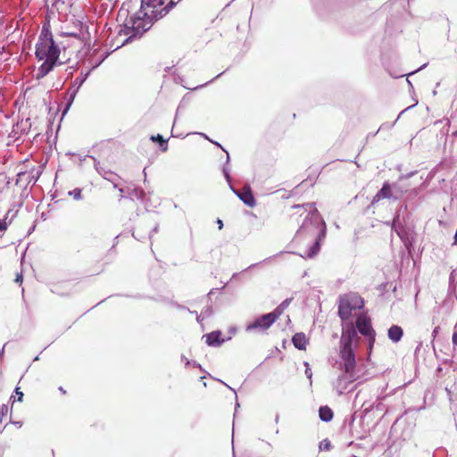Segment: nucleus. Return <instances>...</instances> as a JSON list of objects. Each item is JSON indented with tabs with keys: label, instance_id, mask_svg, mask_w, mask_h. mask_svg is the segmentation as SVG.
Instances as JSON below:
<instances>
[{
	"label": "nucleus",
	"instance_id": "f257e3e1",
	"mask_svg": "<svg viewBox=\"0 0 457 457\" xmlns=\"http://www.w3.org/2000/svg\"><path fill=\"white\" fill-rule=\"evenodd\" d=\"M300 215L305 214L304 220L298 229L292 243L299 245V255L303 258H312L320 251V243L326 234L325 222L319 215L316 208L307 204L302 207L295 206Z\"/></svg>",
	"mask_w": 457,
	"mask_h": 457
},
{
	"label": "nucleus",
	"instance_id": "f03ea898",
	"mask_svg": "<svg viewBox=\"0 0 457 457\" xmlns=\"http://www.w3.org/2000/svg\"><path fill=\"white\" fill-rule=\"evenodd\" d=\"M358 335L353 328L348 332H344L341 337L340 356L338 368L341 373L334 381V388L338 395H342L351 384L361 378V375L356 368L355 356L353 345H357Z\"/></svg>",
	"mask_w": 457,
	"mask_h": 457
},
{
	"label": "nucleus",
	"instance_id": "7ed1b4c3",
	"mask_svg": "<svg viewBox=\"0 0 457 457\" xmlns=\"http://www.w3.org/2000/svg\"><path fill=\"white\" fill-rule=\"evenodd\" d=\"M60 53V47L54 40L49 24L45 23L36 44V58L38 61H44L37 69L36 74L37 79H43L52 71L56 65L62 64V62H59Z\"/></svg>",
	"mask_w": 457,
	"mask_h": 457
},
{
	"label": "nucleus",
	"instance_id": "20e7f679",
	"mask_svg": "<svg viewBox=\"0 0 457 457\" xmlns=\"http://www.w3.org/2000/svg\"><path fill=\"white\" fill-rule=\"evenodd\" d=\"M145 11H142L140 8L137 13L130 16L129 19H126L123 24V28L120 31V34L123 33L128 37L123 41L121 46L131 43L137 38H140L147 30L151 29L154 23L157 21V20L152 19V17L149 15L145 16Z\"/></svg>",
	"mask_w": 457,
	"mask_h": 457
},
{
	"label": "nucleus",
	"instance_id": "39448f33",
	"mask_svg": "<svg viewBox=\"0 0 457 457\" xmlns=\"http://www.w3.org/2000/svg\"><path fill=\"white\" fill-rule=\"evenodd\" d=\"M363 307L362 299L357 295H349L341 298L339 304V315L344 322L343 332H348L351 328H353L352 318H356L361 313Z\"/></svg>",
	"mask_w": 457,
	"mask_h": 457
},
{
	"label": "nucleus",
	"instance_id": "423d86ee",
	"mask_svg": "<svg viewBox=\"0 0 457 457\" xmlns=\"http://www.w3.org/2000/svg\"><path fill=\"white\" fill-rule=\"evenodd\" d=\"M181 0H141V9L145 16L159 21L165 17Z\"/></svg>",
	"mask_w": 457,
	"mask_h": 457
},
{
	"label": "nucleus",
	"instance_id": "0eeeda50",
	"mask_svg": "<svg viewBox=\"0 0 457 457\" xmlns=\"http://www.w3.org/2000/svg\"><path fill=\"white\" fill-rule=\"evenodd\" d=\"M286 309V300L283 301L274 311L269 313L255 317L251 322L247 323L245 330L247 332L262 333L266 331L283 313Z\"/></svg>",
	"mask_w": 457,
	"mask_h": 457
},
{
	"label": "nucleus",
	"instance_id": "6e6552de",
	"mask_svg": "<svg viewBox=\"0 0 457 457\" xmlns=\"http://www.w3.org/2000/svg\"><path fill=\"white\" fill-rule=\"evenodd\" d=\"M225 152L227 153V159L222 168V173L229 186V188L245 205H247L248 207H254L256 205V200L252 192L251 187L248 184H246L243 187L241 190H238L235 188L234 186L232 185L230 169L228 167L230 157L227 151Z\"/></svg>",
	"mask_w": 457,
	"mask_h": 457
},
{
	"label": "nucleus",
	"instance_id": "1a4fd4ad",
	"mask_svg": "<svg viewBox=\"0 0 457 457\" xmlns=\"http://www.w3.org/2000/svg\"><path fill=\"white\" fill-rule=\"evenodd\" d=\"M90 74V71H87L86 72H81L80 75L75 79V80L72 82L71 86L67 90L64 100H65V105L62 110V117L69 112L71 106L72 105L74 99L77 96V93L79 92L81 86L84 84V82L87 80V77Z\"/></svg>",
	"mask_w": 457,
	"mask_h": 457
},
{
	"label": "nucleus",
	"instance_id": "9d476101",
	"mask_svg": "<svg viewBox=\"0 0 457 457\" xmlns=\"http://www.w3.org/2000/svg\"><path fill=\"white\" fill-rule=\"evenodd\" d=\"M356 327L361 334L369 338L370 347H371L375 340V333L371 328L370 319L360 313L356 317Z\"/></svg>",
	"mask_w": 457,
	"mask_h": 457
},
{
	"label": "nucleus",
	"instance_id": "9b49d317",
	"mask_svg": "<svg viewBox=\"0 0 457 457\" xmlns=\"http://www.w3.org/2000/svg\"><path fill=\"white\" fill-rule=\"evenodd\" d=\"M93 159L95 162V168H96V171L98 172V174L101 175L104 179L112 182L113 185V187L117 188L118 184L116 181L118 179H120V177L113 171H112L110 170H106L104 167L101 166L100 162L96 161L95 158H93Z\"/></svg>",
	"mask_w": 457,
	"mask_h": 457
},
{
	"label": "nucleus",
	"instance_id": "f8f14e48",
	"mask_svg": "<svg viewBox=\"0 0 457 457\" xmlns=\"http://www.w3.org/2000/svg\"><path fill=\"white\" fill-rule=\"evenodd\" d=\"M41 174H42V171L40 170H38L36 172V174H34L33 171H31L29 173H27L26 171H20L17 174V179H16L15 184L21 185V182L24 180L25 181L24 187H27L28 185H29L31 183L33 185H35L37 183V181L38 180L39 177L41 176Z\"/></svg>",
	"mask_w": 457,
	"mask_h": 457
},
{
	"label": "nucleus",
	"instance_id": "ddd939ff",
	"mask_svg": "<svg viewBox=\"0 0 457 457\" xmlns=\"http://www.w3.org/2000/svg\"><path fill=\"white\" fill-rule=\"evenodd\" d=\"M221 336H222V334H221V331H220V330H215L209 334H206L205 335L206 344L209 346H214V347L220 346L224 342V339L221 337Z\"/></svg>",
	"mask_w": 457,
	"mask_h": 457
},
{
	"label": "nucleus",
	"instance_id": "4468645a",
	"mask_svg": "<svg viewBox=\"0 0 457 457\" xmlns=\"http://www.w3.org/2000/svg\"><path fill=\"white\" fill-rule=\"evenodd\" d=\"M308 343L309 339L304 333H296L292 337V344L298 350H305Z\"/></svg>",
	"mask_w": 457,
	"mask_h": 457
},
{
	"label": "nucleus",
	"instance_id": "2eb2a0df",
	"mask_svg": "<svg viewBox=\"0 0 457 457\" xmlns=\"http://www.w3.org/2000/svg\"><path fill=\"white\" fill-rule=\"evenodd\" d=\"M403 337V329L398 326H392L388 329V337L393 342H398Z\"/></svg>",
	"mask_w": 457,
	"mask_h": 457
},
{
	"label": "nucleus",
	"instance_id": "dca6fc26",
	"mask_svg": "<svg viewBox=\"0 0 457 457\" xmlns=\"http://www.w3.org/2000/svg\"><path fill=\"white\" fill-rule=\"evenodd\" d=\"M392 195L391 188L387 184H385L383 187L378 192V194L374 196L373 202H378L382 198H387Z\"/></svg>",
	"mask_w": 457,
	"mask_h": 457
},
{
	"label": "nucleus",
	"instance_id": "f3484780",
	"mask_svg": "<svg viewBox=\"0 0 457 457\" xmlns=\"http://www.w3.org/2000/svg\"><path fill=\"white\" fill-rule=\"evenodd\" d=\"M150 140L158 143L162 152H166L168 150V140L164 139L161 134L151 136Z\"/></svg>",
	"mask_w": 457,
	"mask_h": 457
},
{
	"label": "nucleus",
	"instance_id": "a211bd4d",
	"mask_svg": "<svg viewBox=\"0 0 457 457\" xmlns=\"http://www.w3.org/2000/svg\"><path fill=\"white\" fill-rule=\"evenodd\" d=\"M320 418L323 420V421H329L332 420L333 418V412L332 411L327 407V406H324V407H320Z\"/></svg>",
	"mask_w": 457,
	"mask_h": 457
},
{
	"label": "nucleus",
	"instance_id": "6ab92c4d",
	"mask_svg": "<svg viewBox=\"0 0 457 457\" xmlns=\"http://www.w3.org/2000/svg\"><path fill=\"white\" fill-rule=\"evenodd\" d=\"M129 195L130 198H136L137 200L144 201L145 193V191L140 187H135L130 192H129Z\"/></svg>",
	"mask_w": 457,
	"mask_h": 457
},
{
	"label": "nucleus",
	"instance_id": "aec40b11",
	"mask_svg": "<svg viewBox=\"0 0 457 457\" xmlns=\"http://www.w3.org/2000/svg\"><path fill=\"white\" fill-rule=\"evenodd\" d=\"M13 393L15 394V395H12L10 399L12 400V402L21 403L23 401L24 395L21 391V388L19 386H16Z\"/></svg>",
	"mask_w": 457,
	"mask_h": 457
},
{
	"label": "nucleus",
	"instance_id": "412c9836",
	"mask_svg": "<svg viewBox=\"0 0 457 457\" xmlns=\"http://www.w3.org/2000/svg\"><path fill=\"white\" fill-rule=\"evenodd\" d=\"M82 190L79 187H76L73 190L68 192V195L72 196L74 200H81L82 199Z\"/></svg>",
	"mask_w": 457,
	"mask_h": 457
},
{
	"label": "nucleus",
	"instance_id": "4be33fe9",
	"mask_svg": "<svg viewBox=\"0 0 457 457\" xmlns=\"http://www.w3.org/2000/svg\"><path fill=\"white\" fill-rule=\"evenodd\" d=\"M8 411H9V407L7 404H3L0 407V424L2 423L4 417L8 414Z\"/></svg>",
	"mask_w": 457,
	"mask_h": 457
},
{
	"label": "nucleus",
	"instance_id": "5701e85b",
	"mask_svg": "<svg viewBox=\"0 0 457 457\" xmlns=\"http://www.w3.org/2000/svg\"><path fill=\"white\" fill-rule=\"evenodd\" d=\"M202 315L205 318H208L212 315V306H207L205 307L203 311H202Z\"/></svg>",
	"mask_w": 457,
	"mask_h": 457
},
{
	"label": "nucleus",
	"instance_id": "b1692460",
	"mask_svg": "<svg viewBox=\"0 0 457 457\" xmlns=\"http://www.w3.org/2000/svg\"><path fill=\"white\" fill-rule=\"evenodd\" d=\"M223 73H224V72H220V74H218L215 78H213V79H211L210 81H208V82H206V83H204V84H203V85H199V86H197V87H194L193 89L196 90V89H198V88H202V87H204L207 86L208 84H210V83H212V81H214L216 79L220 78Z\"/></svg>",
	"mask_w": 457,
	"mask_h": 457
},
{
	"label": "nucleus",
	"instance_id": "393cba45",
	"mask_svg": "<svg viewBox=\"0 0 457 457\" xmlns=\"http://www.w3.org/2000/svg\"><path fill=\"white\" fill-rule=\"evenodd\" d=\"M320 447L321 449L329 450L330 449V443L327 440H324L320 443Z\"/></svg>",
	"mask_w": 457,
	"mask_h": 457
},
{
	"label": "nucleus",
	"instance_id": "a878e982",
	"mask_svg": "<svg viewBox=\"0 0 457 457\" xmlns=\"http://www.w3.org/2000/svg\"><path fill=\"white\" fill-rule=\"evenodd\" d=\"M174 307L179 309V310H187L190 313H193L192 311H190L188 308H187L186 306L182 305V304H179L178 303H171Z\"/></svg>",
	"mask_w": 457,
	"mask_h": 457
},
{
	"label": "nucleus",
	"instance_id": "bb28decb",
	"mask_svg": "<svg viewBox=\"0 0 457 457\" xmlns=\"http://www.w3.org/2000/svg\"><path fill=\"white\" fill-rule=\"evenodd\" d=\"M304 365H305V367H306V369H305V374H306V376L308 377V378H310V379H311V378H312V370H311V369H310V367H309L308 362H304Z\"/></svg>",
	"mask_w": 457,
	"mask_h": 457
},
{
	"label": "nucleus",
	"instance_id": "cd10ccee",
	"mask_svg": "<svg viewBox=\"0 0 457 457\" xmlns=\"http://www.w3.org/2000/svg\"><path fill=\"white\" fill-rule=\"evenodd\" d=\"M108 55H109V54L105 53L103 55L102 59L98 62H96L95 65H93L92 69H96V67H98L107 58Z\"/></svg>",
	"mask_w": 457,
	"mask_h": 457
},
{
	"label": "nucleus",
	"instance_id": "c85d7f7f",
	"mask_svg": "<svg viewBox=\"0 0 457 457\" xmlns=\"http://www.w3.org/2000/svg\"><path fill=\"white\" fill-rule=\"evenodd\" d=\"M158 230H159V225H158V224H156V225L152 228V230L149 232V236H148L149 239H151V238H152V237H153V234L157 233V232H158Z\"/></svg>",
	"mask_w": 457,
	"mask_h": 457
},
{
	"label": "nucleus",
	"instance_id": "c756f323",
	"mask_svg": "<svg viewBox=\"0 0 457 457\" xmlns=\"http://www.w3.org/2000/svg\"><path fill=\"white\" fill-rule=\"evenodd\" d=\"M65 36L67 37H75V38H79V34L77 33V32H65L64 33Z\"/></svg>",
	"mask_w": 457,
	"mask_h": 457
},
{
	"label": "nucleus",
	"instance_id": "7c9ffc66",
	"mask_svg": "<svg viewBox=\"0 0 457 457\" xmlns=\"http://www.w3.org/2000/svg\"><path fill=\"white\" fill-rule=\"evenodd\" d=\"M132 236L134 237L135 239H137L138 241H141L145 238L144 236H140V235H138V233H135V232H133Z\"/></svg>",
	"mask_w": 457,
	"mask_h": 457
},
{
	"label": "nucleus",
	"instance_id": "2f4dec72",
	"mask_svg": "<svg viewBox=\"0 0 457 457\" xmlns=\"http://www.w3.org/2000/svg\"><path fill=\"white\" fill-rule=\"evenodd\" d=\"M181 360L184 361L186 366H189L191 364V361L183 354L181 355Z\"/></svg>",
	"mask_w": 457,
	"mask_h": 457
},
{
	"label": "nucleus",
	"instance_id": "473e14b6",
	"mask_svg": "<svg viewBox=\"0 0 457 457\" xmlns=\"http://www.w3.org/2000/svg\"><path fill=\"white\" fill-rule=\"evenodd\" d=\"M218 381H220V383H222L223 385H225L227 387H228L230 390H232L235 394V396H236V399H237V393L235 391V389H233L232 387H230L228 384H226V382H223L222 380L220 379H217Z\"/></svg>",
	"mask_w": 457,
	"mask_h": 457
},
{
	"label": "nucleus",
	"instance_id": "72a5a7b5",
	"mask_svg": "<svg viewBox=\"0 0 457 457\" xmlns=\"http://www.w3.org/2000/svg\"><path fill=\"white\" fill-rule=\"evenodd\" d=\"M216 223L218 224L219 229L223 228L224 224H223V221L220 218L217 219Z\"/></svg>",
	"mask_w": 457,
	"mask_h": 457
},
{
	"label": "nucleus",
	"instance_id": "f704fd0d",
	"mask_svg": "<svg viewBox=\"0 0 457 457\" xmlns=\"http://www.w3.org/2000/svg\"><path fill=\"white\" fill-rule=\"evenodd\" d=\"M193 313H195V314H196V320H197L198 322H201V321L205 318V317H204V316L202 315V313H201L200 315H198L196 312H193Z\"/></svg>",
	"mask_w": 457,
	"mask_h": 457
},
{
	"label": "nucleus",
	"instance_id": "c9c22d12",
	"mask_svg": "<svg viewBox=\"0 0 457 457\" xmlns=\"http://www.w3.org/2000/svg\"><path fill=\"white\" fill-rule=\"evenodd\" d=\"M192 365H193V367L197 368V369H199L200 370H203V368H202V366H201V364H199V363H198V362H196V361H193V362H192Z\"/></svg>",
	"mask_w": 457,
	"mask_h": 457
},
{
	"label": "nucleus",
	"instance_id": "e433bc0d",
	"mask_svg": "<svg viewBox=\"0 0 457 457\" xmlns=\"http://www.w3.org/2000/svg\"><path fill=\"white\" fill-rule=\"evenodd\" d=\"M453 345H457V330L454 331V333L453 335Z\"/></svg>",
	"mask_w": 457,
	"mask_h": 457
},
{
	"label": "nucleus",
	"instance_id": "4c0bfd02",
	"mask_svg": "<svg viewBox=\"0 0 457 457\" xmlns=\"http://www.w3.org/2000/svg\"><path fill=\"white\" fill-rule=\"evenodd\" d=\"M12 423L18 428H21L23 424L22 421H12Z\"/></svg>",
	"mask_w": 457,
	"mask_h": 457
},
{
	"label": "nucleus",
	"instance_id": "58836bf2",
	"mask_svg": "<svg viewBox=\"0 0 457 457\" xmlns=\"http://www.w3.org/2000/svg\"><path fill=\"white\" fill-rule=\"evenodd\" d=\"M15 281L16 282H21L22 281V275L21 274H17Z\"/></svg>",
	"mask_w": 457,
	"mask_h": 457
},
{
	"label": "nucleus",
	"instance_id": "ea45409f",
	"mask_svg": "<svg viewBox=\"0 0 457 457\" xmlns=\"http://www.w3.org/2000/svg\"><path fill=\"white\" fill-rule=\"evenodd\" d=\"M257 265H259V263H253V264H251L249 267H247L245 270H244V271H246L248 270H251L254 267H256Z\"/></svg>",
	"mask_w": 457,
	"mask_h": 457
},
{
	"label": "nucleus",
	"instance_id": "a19ab883",
	"mask_svg": "<svg viewBox=\"0 0 457 457\" xmlns=\"http://www.w3.org/2000/svg\"><path fill=\"white\" fill-rule=\"evenodd\" d=\"M286 345H287V343H286V338H285V339H282V341H281V346L283 349H286Z\"/></svg>",
	"mask_w": 457,
	"mask_h": 457
},
{
	"label": "nucleus",
	"instance_id": "79ce46f5",
	"mask_svg": "<svg viewBox=\"0 0 457 457\" xmlns=\"http://www.w3.org/2000/svg\"><path fill=\"white\" fill-rule=\"evenodd\" d=\"M211 142L213 143L214 145H216L217 146L220 147L223 151H225L220 143L212 141V140Z\"/></svg>",
	"mask_w": 457,
	"mask_h": 457
},
{
	"label": "nucleus",
	"instance_id": "37998d69",
	"mask_svg": "<svg viewBox=\"0 0 457 457\" xmlns=\"http://www.w3.org/2000/svg\"><path fill=\"white\" fill-rule=\"evenodd\" d=\"M202 137H204V138H206L207 140H210L212 141L207 135L204 134V133H199Z\"/></svg>",
	"mask_w": 457,
	"mask_h": 457
},
{
	"label": "nucleus",
	"instance_id": "c03bdc74",
	"mask_svg": "<svg viewBox=\"0 0 457 457\" xmlns=\"http://www.w3.org/2000/svg\"><path fill=\"white\" fill-rule=\"evenodd\" d=\"M239 406H240V405H239L238 402L237 401V402H236V406H235V412H237V409L239 408Z\"/></svg>",
	"mask_w": 457,
	"mask_h": 457
},
{
	"label": "nucleus",
	"instance_id": "a18cd8bd",
	"mask_svg": "<svg viewBox=\"0 0 457 457\" xmlns=\"http://www.w3.org/2000/svg\"><path fill=\"white\" fill-rule=\"evenodd\" d=\"M60 392H62L63 395L66 394L65 389L62 386L59 387Z\"/></svg>",
	"mask_w": 457,
	"mask_h": 457
},
{
	"label": "nucleus",
	"instance_id": "49530a36",
	"mask_svg": "<svg viewBox=\"0 0 457 457\" xmlns=\"http://www.w3.org/2000/svg\"><path fill=\"white\" fill-rule=\"evenodd\" d=\"M37 360H39L38 355H37V356H36V357L34 358V360H33V361H37Z\"/></svg>",
	"mask_w": 457,
	"mask_h": 457
},
{
	"label": "nucleus",
	"instance_id": "de8ad7c7",
	"mask_svg": "<svg viewBox=\"0 0 457 457\" xmlns=\"http://www.w3.org/2000/svg\"><path fill=\"white\" fill-rule=\"evenodd\" d=\"M214 290H215V289H212V290L209 292L208 295H212V294L213 293V291H214Z\"/></svg>",
	"mask_w": 457,
	"mask_h": 457
},
{
	"label": "nucleus",
	"instance_id": "09e8293b",
	"mask_svg": "<svg viewBox=\"0 0 457 457\" xmlns=\"http://www.w3.org/2000/svg\"><path fill=\"white\" fill-rule=\"evenodd\" d=\"M32 229H35V227H32V228H29V233H31Z\"/></svg>",
	"mask_w": 457,
	"mask_h": 457
},
{
	"label": "nucleus",
	"instance_id": "8fccbe9b",
	"mask_svg": "<svg viewBox=\"0 0 457 457\" xmlns=\"http://www.w3.org/2000/svg\"><path fill=\"white\" fill-rule=\"evenodd\" d=\"M32 229H35V227H32V228H29V233H31Z\"/></svg>",
	"mask_w": 457,
	"mask_h": 457
},
{
	"label": "nucleus",
	"instance_id": "3c124183",
	"mask_svg": "<svg viewBox=\"0 0 457 457\" xmlns=\"http://www.w3.org/2000/svg\"><path fill=\"white\" fill-rule=\"evenodd\" d=\"M32 229H35V227H32V228H29V233H31Z\"/></svg>",
	"mask_w": 457,
	"mask_h": 457
},
{
	"label": "nucleus",
	"instance_id": "603ef678",
	"mask_svg": "<svg viewBox=\"0 0 457 457\" xmlns=\"http://www.w3.org/2000/svg\"><path fill=\"white\" fill-rule=\"evenodd\" d=\"M143 172L145 174V177H146L145 168L143 170Z\"/></svg>",
	"mask_w": 457,
	"mask_h": 457
},
{
	"label": "nucleus",
	"instance_id": "864d4df0",
	"mask_svg": "<svg viewBox=\"0 0 457 457\" xmlns=\"http://www.w3.org/2000/svg\"><path fill=\"white\" fill-rule=\"evenodd\" d=\"M276 421L278 420V415H276V418H275Z\"/></svg>",
	"mask_w": 457,
	"mask_h": 457
},
{
	"label": "nucleus",
	"instance_id": "5fc2aeb1",
	"mask_svg": "<svg viewBox=\"0 0 457 457\" xmlns=\"http://www.w3.org/2000/svg\"><path fill=\"white\" fill-rule=\"evenodd\" d=\"M120 192L123 193V188H119Z\"/></svg>",
	"mask_w": 457,
	"mask_h": 457
},
{
	"label": "nucleus",
	"instance_id": "6e6d98bb",
	"mask_svg": "<svg viewBox=\"0 0 457 457\" xmlns=\"http://www.w3.org/2000/svg\"><path fill=\"white\" fill-rule=\"evenodd\" d=\"M236 276H237V273H234L232 278H235Z\"/></svg>",
	"mask_w": 457,
	"mask_h": 457
},
{
	"label": "nucleus",
	"instance_id": "4d7b16f0",
	"mask_svg": "<svg viewBox=\"0 0 457 457\" xmlns=\"http://www.w3.org/2000/svg\"><path fill=\"white\" fill-rule=\"evenodd\" d=\"M205 378H206V376H203V377H201L200 378H201V379H204Z\"/></svg>",
	"mask_w": 457,
	"mask_h": 457
}]
</instances>
